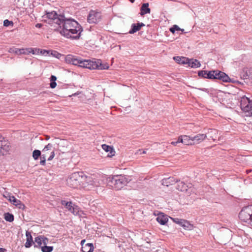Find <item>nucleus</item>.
Wrapping results in <instances>:
<instances>
[{
    "label": "nucleus",
    "instance_id": "obj_62",
    "mask_svg": "<svg viewBox=\"0 0 252 252\" xmlns=\"http://www.w3.org/2000/svg\"><path fill=\"white\" fill-rule=\"evenodd\" d=\"M251 114H252V112H251Z\"/></svg>",
    "mask_w": 252,
    "mask_h": 252
},
{
    "label": "nucleus",
    "instance_id": "obj_5",
    "mask_svg": "<svg viewBox=\"0 0 252 252\" xmlns=\"http://www.w3.org/2000/svg\"><path fill=\"white\" fill-rule=\"evenodd\" d=\"M107 184L112 188L119 190L128 183V178L125 175H116L107 178Z\"/></svg>",
    "mask_w": 252,
    "mask_h": 252
},
{
    "label": "nucleus",
    "instance_id": "obj_46",
    "mask_svg": "<svg viewBox=\"0 0 252 252\" xmlns=\"http://www.w3.org/2000/svg\"><path fill=\"white\" fill-rule=\"evenodd\" d=\"M11 25H13L12 21H9L8 20H5L3 22V25L5 27L9 26Z\"/></svg>",
    "mask_w": 252,
    "mask_h": 252
},
{
    "label": "nucleus",
    "instance_id": "obj_12",
    "mask_svg": "<svg viewBox=\"0 0 252 252\" xmlns=\"http://www.w3.org/2000/svg\"><path fill=\"white\" fill-rule=\"evenodd\" d=\"M101 19V13L94 10L90 11L87 17L88 22L90 24L97 23L100 21Z\"/></svg>",
    "mask_w": 252,
    "mask_h": 252
},
{
    "label": "nucleus",
    "instance_id": "obj_22",
    "mask_svg": "<svg viewBox=\"0 0 252 252\" xmlns=\"http://www.w3.org/2000/svg\"><path fill=\"white\" fill-rule=\"evenodd\" d=\"M150 12H151V9L149 7V3H143L141 5V7H140V15L143 16L146 14H150Z\"/></svg>",
    "mask_w": 252,
    "mask_h": 252
},
{
    "label": "nucleus",
    "instance_id": "obj_28",
    "mask_svg": "<svg viewBox=\"0 0 252 252\" xmlns=\"http://www.w3.org/2000/svg\"><path fill=\"white\" fill-rule=\"evenodd\" d=\"M42 235L38 236L34 238V242L36 243L34 245L35 248H41L42 247L41 246L42 244Z\"/></svg>",
    "mask_w": 252,
    "mask_h": 252
},
{
    "label": "nucleus",
    "instance_id": "obj_57",
    "mask_svg": "<svg viewBox=\"0 0 252 252\" xmlns=\"http://www.w3.org/2000/svg\"><path fill=\"white\" fill-rule=\"evenodd\" d=\"M50 138V136H46V140H49Z\"/></svg>",
    "mask_w": 252,
    "mask_h": 252
},
{
    "label": "nucleus",
    "instance_id": "obj_44",
    "mask_svg": "<svg viewBox=\"0 0 252 252\" xmlns=\"http://www.w3.org/2000/svg\"><path fill=\"white\" fill-rule=\"evenodd\" d=\"M56 80H50V87L51 88L54 89L57 86Z\"/></svg>",
    "mask_w": 252,
    "mask_h": 252
},
{
    "label": "nucleus",
    "instance_id": "obj_42",
    "mask_svg": "<svg viewBox=\"0 0 252 252\" xmlns=\"http://www.w3.org/2000/svg\"><path fill=\"white\" fill-rule=\"evenodd\" d=\"M16 206L19 209L24 210L26 208L25 205L21 201L18 204H16Z\"/></svg>",
    "mask_w": 252,
    "mask_h": 252
},
{
    "label": "nucleus",
    "instance_id": "obj_36",
    "mask_svg": "<svg viewBox=\"0 0 252 252\" xmlns=\"http://www.w3.org/2000/svg\"><path fill=\"white\" fill-rule=\"evenodd\" d=\"M40 164L41 165H45L46 164V154H41V156H40Z\"/></svg>",
    "mask_w": 252,
    "mask_h": 252
},
{
    "label": "nucleus",
    "instance_id": "obj_37",
    "mask_svg": "<svg viewBox=\"0 0 252 252\" xmlns=\"http://www.w3.org/2000/svg\"><path fill=\"white\" fill-rule=\"evenodd\" d=\"M171 219L173 220V221L175 222L177 224H178L182 226V223H184L185 220L183 219H180L178 218H171Z\"/></svg>",
    "mask_w": 252,
    "mask_h": 252
},
{
    "label": "nucleus",
    "instance_id": "obj_19",
    "mask_svg": "<svg viewBox=\"0 0 252 252\" xmlns=\"http://www.w3.org/2000/svg\"><path fill=\"white\" fill-rule=\"evenodd\" d=\"M145 24L143 23H138L136 24H132L131 26V29L129 31L130 34H133L139 31L141 27H144Z\"/></svg>",
    "mask_w": 252,
    "mask_h": 252
},
{
    "label": "nucleus",
    "instance_id": "obj_9",
    "mask_svg": "<svg viewBox=\"0 0 252 252\" xmlns=\"http://www.w3.org/2000/svg\"><path fill=\"white\" fill-rule=\"evenodd\" d=\"M240 106L242 110L245 112H249L252 110V99L243 96L240 100Z\"/></svg>",
    "mask_w": 252,
    "mask_h": 252
},
{
    "label": "nucleus",
    "instance_id": "obj_51",
    "mask_svg": "<svg viewBox=\"0 0 252 252\" xmlns=\"http://www.w3.org/2000/svg\"><path fill=\"white\" fill-rule=\"evenodd\" d=\"M85 242H86V240L85 239H83V240H81V245L82 246V247L84 246V245H85L84 244H85Z\"/></svg>",
    "mask_w": 252,
    "mask_h": 252
},
{
    "label": "nucleus",
    "instance_id": "obj_10",
    "mask_svg": "<svg viewBox=\"0 0 252 252\" xmlns=\"http://www.w3.org/2000/svg\"><path fill=\"white\" fill-rule=\"evenodd\" d=\"M10 149V143L0 134V156L6 155Z\"/></svg>",
    "mask_w": 252,
    "mask_h": 252
},
{
    "label": "nucleus",
    "instance_id": "obj_20",
    "mask_svg": "<svg viewBox=\"0 0 252 252\" xmlns=\"http://www.w3.org/2000/svg\"><path fill=\"white\" fill-rule=\"evenodd\" d=\"M178 182L179 181L177 179H175L174 177H170L166 179H163L162 180V185L168 187L169 186L172 185Z\"/></svg>",
    "mask_w": 252,
    "mask_h": 252
},
{
    "label": "nucleus",
    "instance_id": "obj_18",
    "mask_svg": "<svg viewBox=\"0 0 252 252\" xmlns=\"http://www.w3.org/2000/svg\"><path fill=\"white\" fill-rule=\"evenodd\" d=\"M156 220L161 225H165L168 220V216L163 213H160L158 214Z\"/></svg>",
    "mask_w": 252,
    "mask_h": 252
},
{
    "label": "nucleus",
    "instance_id": "obj_60",
    "mask_svg": "<svg viewBox=\"0 0 252 252\" xmlns=\"http://www.w3.org/2000/svg\"><path fill=\"white\" fill-rule=\"evenodd\" d=\"M34 50L35 54L37 53V51H36L35 49H33Z\"/></svg>",
    "mask_w": 252,
    "mask_h": 252
},
{
    "label": "nucleus",
    "instance_id": "obj_4",
    "mask_svg": "<svg viewBox=\"0 0 252 252\" xmlns=\"http://www.w3.org/2000/svg\"><path fill=\"white\" fill-rule=\"evenodd\" d=\"M79 67L88 68L90 69H106L109 68L107 63H102L100 59L82 60L80 58Z\"/></svg>",
    "mask_w": 252,
    "mask_h": 252
},
{
    "label": "nucleus",
    "instance_id": "obj_24",
    "mask_svg": "<svg viewBox=\"0 0 252 252\" xmlns=\"http://www.w3.org/2000/svg\"><path fill=\"white\" fill-rule=\"evenodd\" d=\"M174 61L179 64H187L189 63V59L184 57L176 56L173 58Z\"/></svg>",
    "mask_w": 252,
    "mask_h": 252
},
{
    "label": "nucleus",
    "instance_id": "obj_50",
    "mask_svg": "<svg viewBox=\"0 0 252 252\" xmlns=\"http://www.w3.org/2000/svg\"><path fill=\"white\" fill-rule=\"evenodd\" d=\"M138 151L140 152L139 153V154L140 155H142V154H145L146 153V151L145 150H142V149H139L138 150Z\"/></svg>",
    "mask_w": 252,
    "mask_h": 252
},
{
    "label": "nucleus",
    "instance_id": "obj_45",
    "mask_svg": "<svg viewBox=\"0 0 252 252\" xmlns=\"http://www.w3.org/2000/svg\"><path fill=\"white\" fill-rule=\"evenodd\" d=\"M42 244H43L44 246L47 245L49 242L48 238H47V237H45L43 235H42Z\"/></svg>",
    "mask_w": 252,
    "mask_h": 252
},
{
    "label": "nucleus",
    "instance_id": "obj_38",
    "mask_svg": "<svg viewBox=\"0 0 252 252\" xmlns=\"http://www.w3.org/2000/svg\"><path fill=\"white\" fill-rule=\"evenodd\" d=\"M74 215L78 216L80 218H86V214L85 213L84 211L81 210L79 207H78V212H77V214H75Z\"/></svg>",
    "mask_w": 252,
    "mask_h": 252
},
{
    "label": "nucleus",
    "instance_id": "obj_11",
    "mask_svg": "<svg viewBox=\"0 0 252 252\" xmlns=\"http://www.w3.org/2000/svg\"><path fill=\"white\" fill-rule=\"evenodd\" d=\"M61 204L67 209L68 211L72 213L74 215L77 214L78 212V206L71 201L62 200Z\"/></svg>",
    "mask_w": 252,
    "mask_h": 252
},
{
    "label": "nucleus",
    "instance_id": "obj_25",
    "mask_svg": "<svg viewBox=\"0 0 252 252\" xmlns=\"http://www.w3.org/2000/svg\"><path fill=\"white\" fill-rule=\"evenodd\" d=\"M94 249L93 243H87L81 248L82 252H93Z\"/></svg>",
    "mask_w": 252,
    "mask_h": 252
},
{
    "label": "nucleus",
    "instance_id": "obj_58",
    "mask_svg": "<svg viewBox=\"0 0 252 252\" xmlns=\"http://www.w3.org/2000/svg\"><path fill=\"white\" fill-rule=\"evenodd\" d=\"M211 131H216V129H211Z\"/></svg>",
    "mask_w": 252,
    "mask_h": 252
},
{
    "label": "nucleus",
    "instance_id": "obj_8",
    "mask_svg": "<svg viewBox=\"0 0 252 252\" xmlns=\"http://www.w3.org/2000/svg\"><path fill=\"white\" fill-rule=\"evenodd\" d=\"M239 217L242 221L248 223L252 227V205L243 208L239 214Z\"/></svg>",
    "mask_w": 252,
    "mask_h": 252
},
{
    "label": "nucleus",
    "instance_id": "obj_15",
    "mask_svg": "<svg viewBox=\"0 0 252 252\" xmlns=\"http://www.w3.org/2000/svg\"><path fill=\"white\" fill-rule=\"evenodd\" d=\"M220 83L226 87L230 88L233 87L231 83L237 85H243V83L238 80H219Z\"/></svg>",
    "mask_w": 252,
    "mask_h": 252
},
{
    "label": "nucleus",
    "instance_id": "obj_59",
    "mask_svg": "<svg viewBox=\"0 0 252 252\" xmlns=\"http://www.w3.org/2000/svg\"><path fill=\"white\" fill-rule=\"evenodd\" d=\"M180 31H181L182 32H184V30L183 29H181V30H179Z\"/></svg>",
    "mask_w": 252,
    "mask_h": 252
},
{
    "label": "nucleus",
    "instance_id": "obj_52",
    "mask_svg": "<svg viewBox=\"0 0 252 252\" xmlns=\"http://www.w3.org/2000/svg\"><path fill=\"white\" fill-rule=\"evenodd\" d=\"M6 250L4 248H0V252H5Z\"/></svg>",
    "mask_w": 252,
    "mask_h": 252
},
{
    "label": "nucleus",
    "instance_id": "obj_17",
    "mask_svg": "<svg viewBox=\"0 0 252 252\" xmlns=\"http://www.w3.org/2000/svg\"><path fill=\"white\" fill-rule=\"evenodd\" d=\"M179 140L181 143L186 145H192V140L191 136L186 135H181L179 136Z\"/></svg>",
    "mask_w": 252,
    "mask_h": 252
},
{
    "label": "nucleus",
    "instance_id": "obj_23",
    "mask_svg": "<svg viewBox=\"0 0 252 252\" xmlns=\"http://www.w3.org/2000/svg\"><path fill=\"white\" fill-rule=\"evenodd\" d=\"M191 187V184H189L187 185L184 182H181L178 184L176 189L181 191H186L188 188H190Z\"/></svg>",
    "mask_w": 252,
    "mask_h": 252
},
{
    "label": "nucleus",
    "instance_id": "obj_35",
    "mask_svg": "<svg viewBox=\"0 0 252 252\" xmlns=\"http://www.w3.org/2000/svg\"><path fill=\"white\" fill-rule=\"evenodd\" d=\"M49 55H51L53 57H54L57 59H60L62 56V54L59 53L58 52L56 51L50 50V53Z\"/></svg>",
    "mask_w": 252,
    "mask_h": 252
},
{
    "label": "nucleus",
    "instance_id": "obj_47",
    "mask_svg": "<svg viewBox=\"0 0 252 252\" xmlns=\"http://www.w3.org/2000/svg\"><path fill=\"white\" fill-rule=\"evenodd\" d=\"M11 198H12V200L10 202H12L14 205L16 206V204H18L19 202H20V200L17 199L15 197Z\"/></svg>",
    "mask_w": 252,
    "mask_h": 252
},
{
    "label": "nucleus",
    "instance_id": "obj_21",
    "mask_svg": "<svg viewBox=\"0 0 252 252\" xmlns=\"http://www.w3.org/2000/svg\"><path fill=\"white\" fill-rule=\"evenodd\" d=\"M26 236L27 237V241L25 244V247L26 248H30L34 242L33 241L32 237L30 232L27 231L26 232Z\"/></svg>",
    "mask_w": 252,
    "mask_h": 252
},
{
    "label": "nucleus",
    "instance_id": "obj_29",
    "mask_svg": "<svg viewBox=\"0 0 252 252\" xmlns=\"http://www.w3.org/2000/svg\"><path fill=\"white\" fill-rule=\"evenodd\" d=\"M9 52L10 53H14L17 55H21L25 53L24 52V48L18 49L14 47L10 48L9 50Z\"/></svg>",
    "mask_w": 252,
    "mask_h": 252
},
{
    "label": "nucleus",
    "instance_id": "obj_30",
    "mask_svg": "<svg viewBox=\"0 0 252 252\" xmlns=\"http://www.w3.org/2000/svg\"><path fill=\"white\" fill-rule=\"evenodd\" d=\"M4 218L6 221L11 222L14 220V217L12 214L10 213H5L4 214Z\"/></svg>",
    "mask_w": 252,
    "mask_h": 252
},
{
    "label": "nucleus",
    "instance_id": "obj_41",
    "mask_svg": "<svg viewBox=\"0 0 252 252\" xmlns=\"http://www.w3.org/2000/svg\"><path fill=\"white\" fill-rule=\"evenodd\" d=\"M24 52H25L24 54H28L29 53H32V54H35L34 50L32 48H28L24 49Z\"/></svg>",
    "mask_w": 252,
    "mask_h": 252
},
{
    "label": "nucleus",
    "instance_id": "obj_32",
    "mask_svg": "<svg viewBox=\"0 0 252 252\" xmlns=\"http://www.w3.org/2000/svg\"><path fill=\"white\" fill-rule=\"evenodd\" d=\"M54 247L53 246H43L41 247V250L42 252H52L53 251Z\"/></svg>",
    "mask_w": 252,
    "mask_h": 252
},
{
    "label": "nucleus",
    "instance_id": "obj_48",
    "mask_svg": "<svg viewBox=\"0 0 252 252\" xmlns=\"http://www.w3.org/2000/svg\"><path fill=\"white\" fill-rule=\"evenodd\" d=\"M55 152L54 151H52L50 153V155L49 156V157L48 158L47 160L48 161H50V160H52L53 159V158H54L55 157Z\"/></svg>",
    "mask_w": 252,
    "mask_h": 252
},
{
    "label": "nucleus",
    "instance_id": "obj_53",
    "mask_svg": "<svg viewBox=\"0 0 252 252\" xmlns=\"http://www.w3.org/2000/svg\"><path fill=\"white\" fill-rule=\"evenodd\" d=\"M252 169H247L246 171V172L247 173V174H249L250 173L252 172Z\"/></svg>",
    "mask_w": 252,
    "mask_h": 252
},
{
    "label": "nucleus",
    "instance_id": "obj_56",
    "mask_svg": "<svg viewBox=\"0 0 252 252\" xmlns=\"http://www.w3.org/2000/svg\"><path fill=\"white\" fill-rule=\"evenodd\" d=\"M78 94H79V93H74V94H72V95H69V96H70V97H71V96H76V95H78Z\"/></svg>",
    "mask_w": 252,
    "mask_h": 252
},
{
    "label": "nucleus",
    "instance_id": "obj_3",
    "mask_svg": "<svg viewBox=\"0 0 252 252\" xmlns=\"http://www.w3.org/2000/svg\"><path fill=\"white\" fill-rule=\"evenodd\" d=\"M79 67L88 68L90 69H106L109 68L107 63H102L100 59L82 60L80 58Z\"/></svg>",
    "mask_w": 252,
    "mask_h": 252
},
{
    "label": "nucleus",
    "instance_id": "obj_33",
    "mask_svg": "<svg viewBox=\"0 0 252 252\" xmlns=\"http://www.w3.org/2000/svg\"><path fill=\"white\" fill-rule=\"evenodd\" d=\"M182 226L185 229L190 230L192 229L193 226L189 223V222L185 220L184 223H182Z\"/></svg>",
    "mask_w": 252,
    "mask_h": 252
},
{
    "label": "nucleus",
    "instance_id": "obj_7",
    "mask_svg": "<svg viewBox=\"0 0 252 252\" xmlns=\"http://www.w3.org/2000/svg\"><path fill=\"white\" fill-rule=\"evenodd\" d=\"M63 16V15H58L56 12L53 11L50 12H46L43 17L44 21L49 24L51 25L56 24L59 27Z\"/></svg>",
    "mask_w": 252,
    "mask_h": 252
},
{
    "label": "nucleus",
    "instance_id": "obj_2",
    "mask_svg": "<svg viewBox=\"0 0 252 252\" xmlns=\"http://www.w3.org/2000/svg\"><path fill=\"white\" fill-rule=\"evenodd\" d=\"M67 183L74 189L97 186L92 176L86 175L83 172L72 173L67 180Z\"/></svg>",
    "mask_w": 252,
    "mask_h": 252
},
{
    "label": "nucleus",
    "instance_id": "obj_31",
    "mask_svg": "<svg viewBox=\"0 0 252 252\" xmlns=\"http://www.w3.org/2000/svg\"><path fill=\"white\" fill-rule=\"evenodd\" d=\"M32 156L34 160H37L41 156V152L39 150H34L32 152Z\"/></svg>",
    "mask_w": 252,
    "mask_h": 252
},
{
    "label": "nucleus",
    "instance_id": "obj_43",
    "mask_svg": "<svg viewBox=\"0 0 252 252\" xmlns=\"http://www.w3.org/2000/svg\"><path fill=\"white\" fill-rule=\"evenodd\" d=\"M3 196L7 198L10 202H11L12 200L11 197H14L13 195H12L9 193H6L5 194L3 195Z\"/></svg>",
    "mask_w": 252,
    "mask_h": 252
},
{
    "label": "nucleus",
    "instance_id": "obj_40",
    "mask_svg": "<svg viewBox=\"0 0 252 252\" xmlns=\"http://www.w3.org/2000/svg\"><path fill=\"white\" fill-rule=\"evenodd\" d=\"M53 148V145L51 143H49L47 144L42 150V153H46V152H48V151L51 150V149Z\"/></svg>",
    "mask_w": 252,
    "mask_h": 252
},
{
    "label": "nucleus",
    "instance_id": "obj_13",
    "mask_svg": "<svg viewBox=\"0 0 252 252\" xmlns=\"http://www.w3.org/2000/svg\"><path fill=\"white\" fill-rule=\"evenodd\" d=\"M240 79H252V68H244L240 72Z\"/></svg>",
    "mask_w": 252,
    "mask_h": 252
},
{
    "label": "nucleus",
    "instance_id": "obj_54",
    "mask_svg": "<svg viewBox=\"0 0 252 252\" xmlns=\"http://www.w3.org/2000/svg\"><path fill=\"white\" fill-rule=\"evenodd\" d=\"M35 26L37 28H41V26H42V24H37Z\"/></svg>",
    "mask_w": 252,
    "mask_h": 252
},
{
    "label": "nucleus",
    "instance_id": "obj_26",
    "mask_svg": "<svg viewBox=\"0 0 252 252\" xmlns=\"http://www.w3.org/2000/svg\"><path fill=\"white\" fill-rule=\"evenodd\" d=\"M102 149L106 152H109L110 153V155H108V157H112L114 155V153L115 151H114L112 146L107 145L106 144H102L101 146Z\"/></svg>",
    "mask_w": 252,
    "mask_h": 252
},
{
    "label": "nucleus",
    "instance_id": "obj_34",
    "mask_svg": "<svg viewBox=\"0 0 252 252\" xmlns=\"http://www.w3.org/2000/svg\"><path fill=\"white\" fill-rule=\"evenodd\" d=\"M36 51H37V53H40L41 55H47L50 54V50H46L44 49H39L35 48Z\"/></svg>",
    "mask_w": 252,
    "mask_h": 252
},
{
    "label": "nucleus",
    "instance_id": "obj_27",
    "mask_svg": "<svg viewBox=\"0 0 252 252\" xmlns=\"http://www.w3.org/2000/svg\"><path fill=\"white\" fill-rule=\"evenodd\" d=\"M188 66L191 67H198L200 66V62L196 59H189V63H187Z\"/></svg>",
    "mask_w": 252,
    "mask_h": 252
},
{
    "label": "nucleus",
    "instance_id": "obj_6",
    "mask_svg": "<svg viewBox=\"0 0 252 252\" xmlns=\"http://www.w3.org/2000/svg\"><path fill=\"white\" fill-rule=\"evenodd\" d=\"M198 75L205 79H231L225 73L218 70L199 71Z\"/></svg>",
    "mask_w": 252,
    "mask_h": 252
},
{
    "label": "nucleus",
    "instance_id": "obj_61",
    "mask_svg": "<svg viewBox=\"0 0 252 252\" xmlns=\"http://www.w3.org/2000/svg\"><path fill=\"white\" fill-rule=\"evenodd\" d=\"M43 154H46V156H47V154H48V152H46V153H44Z\"/></svg>",
    "mask_w": 252,
    "mask_h": 252
},
{
    "label": "nucleus",
    "instance_id": "obj_39",
    "mask_svg": "<svg viewBox=\"0 0 252 252\" xmlns=\"http://www.w3.org/2000/svg\"><path fill=\"white\" fill-rule=\"evenodd\" d=\"M181 30V29L177 25H173L172 27H171L169 29L170 32L172 33H174L176 31Z\"/></svg>",
    "mask_w": 252,
    "mask_h": 252
},
{
    "label": "nucleus",
    "instance_id": "obj_49",
    "mask_svg": "<svg viewBox=\"0 0 252 252\" xmlns=\"http://www.w3.org/2000/svg\"><path fill=\"white\" fill-rule=\"evenodd\" d=\"M181 143V141L179 140V136L178 138V139L176 141H173L171 142V144L174 146H176L178 143Z\"/></svg>",
    "mask_w": 252,
    "mask_h": 252
},
{
    "label": "nucleus",
    "instance_id": "obj_55",
    "mask_svg": "<svg viewBox=\"0 0 252 252\" xmlns=\"http://www.w3.org/2000/svg\"><path fill=\"white\" fill-rule=\"evenodd\" d=\"M49 79H57V77L55 75H51Z\"/></svg>",
    "mask_w": 252,
    "mask_h": 252
},
{
    "label": "nucleus",
    "instance_id": "obj_16",
    "mask_svg": "<svg viewBox=\"0 0 252 252\" xmlns=\"http://www.w3.org/2000/svg\"><path fill=\"white\" fill-rule=\"evenodd\" d=\"M193 145L197 144L203 141L206 138V134L199 133L194 136H191Z\"/></svg>",
    "mask_w": 252,
    "mask_h": 252
},
{
    "label": "nucleus",
    "instance_id": "obj_1",
    "mask_svg": "<svg viewBox=\"0 0 252 252\" xmlns=\"http://www.w3.org/2000/svg\"><path fill=\"white\" fill-rule=\"evenodd\" d=\"M57 30L66 38L78 39L83 30L81 26L72 18H67L64 16Z\"/></svg>",
    "mask_w": 252,
    "mask_h": 252
},
{
    "label": "nucleus",
    "instance_id": "obj_14",
    "mask_svg": "<svg viewBox=\"0 0 252 252\" xmlns=\"http://www.w3.org/2000/svg\"><path fill=\"white\" fill-rule=\"evenodd\" d=\"M80 60V58H77L72 55H67L65 58V61L66 63L77 66L79 64Z\"/></svg>",
    "mask_w": 252,
    "mask_h": 252
}]
</instances>
